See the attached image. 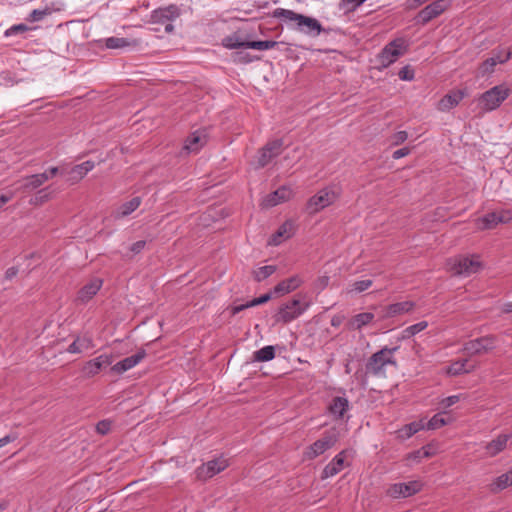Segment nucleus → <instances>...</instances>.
Here are the masks:
<instances>
[{"mask_svg":"<svg viewBox=\"0 0 512 512\" xmlns=\"http://www.w3.org/2000/svg\"><path fill=\"white\" fill-rule=\"evenodd\" d=\"M49 13L50 12L48 11V9H43V10L35 9L29 14V16L27 17V20L30 22H37V21L42 20Z\"/></svg>","mask_w":512,"mask_h":512,"instance_id":"8fccbe9b","label":"nucleus"},{"mask_svg":"<svg viewBox=\"0 0 512 512\" xmlns=\"http://www.w3.org/2000/svg\"><path fill=\"white\" fill-rule=\"evenodd\" d=\"M428 326V322L426 321H421V322H418L414 325H411L407 328H405L403 330V338H410L414 335H416L417 333L423 331L424 329H426Z\"/></svg>","mask_w":512,"mask_h":512,"instance_id":"79ce46f5","label":"nucleus"},{"mask_svg":"<svg viewBox=\"0 0 512 512\" xmlns=\"http://www.w3.org/2000/svg\"><path fill=\"white\" fill-rule=\"evenodd\" d=\"M275 347L268 345L253 353V360L257 362H266L274 359Z\"/></svg>","mask_w":512,"mask_h":512,"instance_id":"c9c22d12","label":"nucleus"},{"mask_svg":"<svg viewBox=\"0 0 512 512\" xmlns=\"http://www.w3.org/2000/svg\"><path fill=\"white\" fill-rule=\"evenodd\" d=\"M447 424V420L441 413L435 414L426 424L425 428L428 430H435Z\"/></svg>","mask_w":512,"mask_h":512,"instance_id":"c03bdc74","label":"nucleus"},{"mask_svg":"<svg viewBox=\"0 0 512 512\" xmlns=\"http://www.w3.org/2000/svg\"><path fill=\"white\" fill-rule=\"evenodd\" d=\"M512 56V52L510 49H499L493 51V58H496L497 63H505L507 62Z\"/></svg>","mask_w":512,"mask_h":512,"instance_id":"49530a36","label":"nucleus"},{"mask_svg":"<svg viewBox=\"0 0 512 512\" xmlns=\"http://www.w3.org/2000/svg\"><path fill=\"white\" fill-rule=\"evenodd\" d=\"M482 268L478 256L459 255L447 260V269L456 276H470Z\"/></svg>","mask_w":512,"mask_h":512,"instance_id":"7ed1b4c3","label":"nucleus"},{"mask_svg":"<svg viewBox=\"0 0 512 512\" xmlns=\"http://www.w3.org/2000/svg\"><path fill=\"white\" fill-rule=\"evenodd\" d=\"M180 16V9L178 6L171 4L167 7L156 9L152 12L151 22L153 24H161L167 33L174 30L172 21Z\"/></svg>","mask_w":512,"mask_h":512,"instance_id":"1a4fd4ad","label":"nucleus"},{"mask_svg":"<svg viewBox=\"0 0 512 512\" xmlns=\"http://www.w3.org/2000/svg\"><path fill=\"white\" fill-rule=\"evenodd\" d=\"M503 311H504L505 313H510V312H512V301H511V302H508V303H506V304H504Z\"/></svg>","mask_w":512,"mask_h":512,"instance_id":"69168bd1","label":"nucleus"},{"mask_svg":"<svg viewBox=\"0 0 512 512\" xmlns=\"http://www.w3.org/2000/svg\"><path fill=\"white\" fill-rule=\"evenodd\" d=\"M349 408V401L346 397L336 396L329 405L330 413L337 419H342Z\"/></svg>","mask_w":512,"mask_h":512,"instance_id":"c756f323","label":"nucleus"},{"mask_svg":"<svg viewBox=\"0 0 512 512\" xmlns=\"http://www.w3.org/2000/svg\"><path fill=\"white\" fill-rule=\"evenodd\" d=\"M407 43L403 38H397L389 42L377 56L380 68H387L407 51Z\"/></svg>","mask_w":512,"mask_h":512,"instance_id":"39448f33","label":"nucleus"},{"mask_svg":"<svg viewBox=\"0 0 512 512\" xmlns=\"http://www.w3.org/2000/svg\"><path fill=\"white\" fill-rule=\"evenodd\" d=\"M398 350V347L388 348L384 347L368 359L366 363V373L374 376H384V368L386 365H396V360L393 353Z\"/></svg>","mask_w":512,"mask_h":512,"instance_id":"f03ea898","label":"nucleus"},{"mask_svg":"<svg viewBox=\"0 0 512 512\" xmlns=\"http://www.w3.org/2000/svg\"><path fill=\"white\" fill-rule=\"evenodd\" d=\"M512 485V470L500 475L491 484L490 489L492 492L503 490Z\"/></svg>","mask_w":512,"mask_h":512,"instance_id":"f704fd0d","label":"nucleus"},{"mask_svg":"<svg viewBox=\"0 0 512 512\" xmlns=\"http://www.w3.org/2000/svg\"><path fill=\"white\" fill-rule=\"evenodd\" d=\"M293 195V191L290 187L281 186L276 191L268 194L264 200L265 207H273L284 201L289 200Z\"/></svg>","mask_w":512,"mask_h":512,"instance_id":"412c9836","label":"nucleus"},{"mask_svg":"<svg viewBox=\"0 0 512 512\" xmlns=\"http://www.w3.org/2000/svg\"><path fill=\"white\" fill-rule=\"evenodd\" d=\"M496 58H493L492 56L483 61L479 67V72L482 76L491 74L494 72L495 66L498 64L496 61Z\"/></svg>","mask_w":512,"mask_h":512,"instance_id":"a18cd8bd","label":"nucleus"},{"mask_svg":"<svg viewBox=\"0 0 512 512\" xmlns=\"http://www.w3.org/2000/svg\"><path fill=\"white\" fill-rule=\"evenodd\" d=\"M95 347L94 340L91 335L84 334L77 336L74 341L68 346L69 353H81L83 350L93 349Z\"/></svg>","mask_w":512,"mask_h":512,"instance_id":"393cba45","label":"nucleus"},{"mask_svg":"<svg viewBox=\"0 0 512 512\" xmlns=\"http://www.w3.org/2000/svg\"><path fill=\"white\" fill-rule=\"evenodd\" d=\"M510 438H511L510 434L498 435L495 439H493L492 441H490L489 443L486 444V446H485L486 455L489 457H494L497 454H499L500 452H502L506 448L507 442L509 441Z\"/></svg>","mask_w":512,"mask_h":512,"instance_id":"b1692460","label":"nucleus"},{"mask_svg":"<svg viewBox=\"0 0 512 512\" xmlns=\"http://www.w3.org/2000/svg\"><path fill=\"white\" fill-rule=\"evenodd\" d=\"M415 307V303L412 301H403L393 303L385 307L384 318H391L397 315L410 312Z\"/></svg>","mask_w":512,"mask_h":512,"instance_id":"bb28decb","label":"nucleus"},{"mask_svg":"<svg viewBox=\"0 0 512 512\" xmlns=\"http://www.w3.org/2000/svg\"><path fill=\"white\" fill-rule=\"evenodd\" d=\"M460 397L458 395H452L449 397H446L442 400L441 404L444 408H448L454 404H456L459 401Z\"/></svg>","mask_w":512,"mask_h":512,"instance_id":"4d7b16f0","label":"nucleus"},{"mask_svg":"<svg viewBox=\"0 0 512 512\" xmlns=\"http://www.w3.org/2000/svg\"><path fill=\"white\" fill-rule=\"evenodd\" d=\"M337 441L338 433L335 429L325 431L320 439L315 441L306 449L304 456L308 460H313L332 448Z\"/></svg>","mask_w":512,"mask_h":512,"instance_id":"0eeeda50","label":"nucleus"},{"mask_svg":"<svg viewBox=\"0 0 512 512\" xmlns=\"http://www.w3.org/2000/svg\"><path fill=\"white\" fill-rule=\"evenodd\" d=\"M17 439L16 434H9L4 436L3 438H0V448L4 447L8 443H11Z\"/></svg>","mask_w":512,"mask_h":512,"instance_id":"052dcab7","label":"nucleus"},{"mask_svg":"<svg viewBox=\"0 0 512 512\" xmlns=\"http://www.w3.org/2000/svg\"><path fill=\"white\" fill-rule=\"evenodd\" d=\"M17 273H18V268L10 267L5 272V279L6 280H11V279H13L17 275Z\"/></svg>","mask_w":512,"mask_h":512,"instance_id":"680f3d73","label":"nucleus"},{"mask_svg":"<svg viewBox=\"0 0 512 512\" xmlns=\"http://www.w3.org/2000/svg\"><path fill=\"white\" fill-rule=\"evenodd\" d=\"M346 450L338 453L323 469L321 479L333 477L341 472L344 468Z\"/></svg>","mask_w":512,"mask_h":512,"instance_id":"aec40b11","label":"nucleus"},{"mask_svg":"<svg viewBox=\"0 0 512 512\" xmlns=\"http://www.w3.org/2000/svg\"><path fill=\"white\" fill-rule=\"evenodd\" d=\"M51 198V194L47 192V188L39 190L35 199L31 200V203L39 204L48 201Z\"/></svg>","mask_w":512,"mask_h":512,"instance_id":"864d4df0","label":"nucleus"},{"mask_svg":"<svg viewBox=\"0 0 512 512\" xmlns=\"http://www.w3.org/2000/svg\"><path fill=\"white\" fill-rule=\"evenodd\" d=\"M422 452L423 449H419L417 451L410 453L407 458L410 460H420L422 458Z\"/></svg>","mask_w":512,"mask_h":512,"instance_id":"e2e57ef3","label":"nucleus"},{"mask_svg":"<svg viewBox=\"0 0 512 512\" xmlns=\"http://www.w3.org/2000/svg\"><path fill=\"white\" fill-rule=\"evenodd\" d=\"M272 16L296 22L297 30L311 36H318L323 31V27L317 19L298 14L292 10L277 8L273 11Z\"/></svg>","mask_w":512,"mask_h":512,"instance_id":"f257e3e1","label":"nucleus"},{"mask_svg":"<svg viewBox=\"0 0 512 512\" xmlns=\"http://www.w3.org/2000/svg\"><path fill=\"white\" fill-rule=\"evenodd\" d=\"M450 6L449 0H435L421 9L415 17L418 24L426 25L434 18L444 13Z\"/></svg>","mask_w":512,"mask_h":512,"instance_id":"9b49d317","label":"nucleus"},{"mask_svg":"<svg viewBox=\"0 0 512 512\" xmlns=\"http://www.w3.org/2000/svg\"><path fill=\"white\" fill-rule=\"evenodd\" d=\"M111 429V421L109 420H101L96 425L97 433L101 435H106Z\"/></svg>","mask_w":512,"mask_h":512,"instance_id":"5fc2aeb1","label":"nucleus"},{"mask_svg":"<svg viewBox=\"0 0 512 512\" xmlns=\"http://www.w3.org/2000/svg\"><path fill=\"white\" fill-rule=\"evenodd\" d=\"M283 148V140L275 139L269 141L264 147L259 150L257 157V166L263 168L268 165L272 159L281 154Z\"/></svg>","mask_w":512,"mask_h":512,"instance_id":"f8f14e48","label":"nucleus"},{"mask_svg":"<svg viewBox=\"0 0 512 512\" xmlns=\"http://www.w3.org/2000/svg\"><path fill=\"white\" fill-rule=\"evenodd\" d=\"M421 449H423L422 458H429V457H431L432 454L429 452V450L426 447H422Z\"/></svg>","mask_w":512,"mask_h":512,"instance_id":"338daca9","label":"nucleus"},{"mask_svg":"<svg viewBox=\"0 0 512 512\" xmlns=\"http://www.w3.org/2000/svg\"><path fill=\"white\" fill-rule=\"evenodd\" d=\"M302 283L299 276L295 275L279 282L273 289L274 294L283 295L297 289Z\"/></svg>","mask_w":512,"mask_h":512,"instance_id":"c85d7f7f","label":"nucleus"},{"mask_svg":"<svg viewBox=\"0 0 512 512\" xmlns=\"http://www.w3.org/2000/svg\"><path fill=\"white\" fill-rule=\"evenodd\" d=\"M372 280H360L353 283V290L356 292H363L372 286Z\"/></svg>","mask_w":512,"mask_h":512,"instance_id":"603ef678","label":"nucleus"},{"mask_svg":"<svg viewBox=\"0 0 512 512\" xmlns=\"http://www.w3.org/2000/svg\"><path fill=\"white\" fill-rule=\"evenodd\" d=\"M28 30H29V27L27 25L17 24V25H13L9 29H7L4 34L6 37H9V36L16 35L19 33H24Z\"/></svg>","mask_w":512,"mask_h":512,"instance_id":"3c124183","label":"nucleus"},{"mask_svg":"<svg viewBox=\"0 0 512 512\" xmlns=\"http://www.w3.org/2000/svg\"><path fill=\"white\" fill-rule=\"evenodd\" d=\"M510 93L511 90L505 84L494 86L480 95L479 104L483 111H493L509 97Z\"/></svg>","mask_w":512,"mask_h":512,"instance_id":"20e7f679","label":"nucleus"},{"mask_svg":"<svg viewBox=\"0 0 512 512\" xmlns=\"http://www.w3.org/2000/svg\"><path fill=\"white\" fill-rule=\"evenodd\" d=\"M41 175H46L47 176V181L53 177H55L56 175H61V176H65L66 175V166H61V167H50L49 169H47L45 172L43 173H40Z\"/></svg>","mask_w":512,"mask_h":512,"instance_id":"09e8293b","label":"nucleus"},{"mask_svg":"<svg viewBox=\"0 0 512 512\" xmlns=\"http://www.w3.org/2000/svg\"><path fill=\"white\" fill-rule=\"evenodd\" d=\"M141 204V198L140 197H134L131 200L123 203L119 207V216L125 217L130 215L132 212H134Z\"/></svg>","mask_w":512,"mask_h":512,"instance_id":"4c0bfd02","label":"nucleus"},{"mask_svg":"<svg viewBox=\"0 0 512 512\" xmlns=\"http://www.w3.org/2000/svg\"><path fill=\"white\" fill-rule=\"evenodd\" d=\"M495 344L496 337L494 335H486L465 342L462 350L468 356L481 355L493 350Z\"/></svg>","mask_w":512,"mask_h":512,"instance_id":"9d476101","label":"nucleus"},{"mask_svg":"<svg viewBox=\"0 0 512 512\" xmlns=\"http://www.w3.org/2000/svg\"><path fill=\"white\" fill-rule=\"evenodd\" d=\"M237 33H233L222 40V45L228 49L246 48V43Z\"/></svg>","mask_w":512,"mask_h":512,"instance_id":"e433bc0d","label":"nucleus"},{"mask_svg":"<svg viewBox=\"0 0 512 512\" xmlns=\"http://www.w3.org/2000/svg\"><path fill=\"white\" fill-rule=\"evenodd\" d=\"M102 283V280L99 278L92 279L79 290L77 300L82 303H86L91 300L102 287Z\"/></svg>","mask_w":512,"mask_h":512,"instance_id":"5701e85b","label":"nucleus"},{"mask_svg":"<svg viewBox=\"0 0 512 512\" xmlns=\"http://www.w3.org/2000/svg\"><path fill=\"white\" fill-rule=\"evenodd\" d=\"M468 362H469L468 359H463V360H458V361L453 362L448 367V370H447L448 374L457 376L460 374L472 372L476 368V365L468 366Z\"/></svg>","mask_w":512,"mask_h":512,"instance_id":"2f4dec72","label":"nucleus"},{"mask_svg":"<svg viewBox=\"0 0 512 512\" xmlns=\"http://www.w3.org/2000/svg\"><path fill=\"white\" fill-rule=\"evenodd\" d=\"M208 132L206 129H198L189 134L184 142L183 150L187 153H197L206 145Z\"/></svg>","mask_w":512,"mask_h":512,"instance_id":"dca6fc26","label":"nucleus"},{"mask_svg":"<svg viewBox=\"0 0 512 512\" xmlns=\"http://www.w3.org/2000/svg\"><path fill=\"white\" fill-rule=\"evenodd\" d=\"M465 95L464 90L451 91L438 102L437 109L442 112L449 111L456 107Z\"/></svg>","mask_w":512,"mask_h":512,"instance_id":"4be33fe9","label":"nucleus"},{"mask_svg":"<svg viewBox=\"0 0 512 512\" xmlns=\"http://www.w3.org/2000/svg\"><path fill=\"white\" fill-rule=\"evenodd\" d=\"M309 307V302H302L300 299L292 300L282 304L275 315L276 322L289 323L299 317Z\"/></svg>","mask_w":512,"mask_h":512,"instance_id":"423d86ee","label":"nucleus"},{"mask_svg":"<svg viewBox=\"0 0 512 512\" xmlns=\"http://www.w3.org/2000/svg\"><path fill=\"white\" fill-rule=\"evenodd\" d=\"M146 356V351L144 349H140L136 354L126 357L125 359L117 362L111 367V372L115 374H123L124 372L132 369L138 363H140Z\"/></svg>","mask_w":512,"mask_h":512,"instance_id":"a211bd4d","label":"nucleus"},{"mask_svg":"<svg viewBox=\"0 0 512 512\" xmlns=\"http://www.w3.org/2000/svg\"><path fill=\"white\" fill-rule=\"evenodd\" d=\"M276 271V266L274 265H266L258 268L253 272L254 279L257 282H261L271 276Z\"/></svg>","mask_w":512,"mask_h":512,"instance_id":"a19ab883","label":"nucleus"},{"mask_svg":"<svg viewBox=\"0 0 512 512\" xmlns=\"http://www.w3.org/2000/svg\"><path fill=\"white\" fill-rule=\"evenodd\" d=\"M139 44L138 40H129L122 37H109L105 39V46L108 49H123L127 47H135Z\"/></svg>","mask_w":512,"mask_h":512,"instance_id":"7c9ffc66","label":"nucleus"},{"mask_svg":"<svg viewBox=\"0 0 512 512\" xmlns=\"http://www.w3.org/2000/svg\"><path fill=\"white\" fill-rule=\"evenodd\" d=\"M339 197V192L331 187L321 189L317 194L312 196L306 204V209L310 214L319 212L320 210L333 204Z\"/></svg>","mask_w":512,"mask_h":512,"instance_id":"6e6552de","label":"nucleus"},{"mask_svg":"<svg viewBox=\"0 0 512 512\" xmlns=\"http://www.w3.org/2000/svg\"><path fill=\"white\" fill-rule=\"evenodd\" d=\"M422 489V483L417 480L409 481L407 483H395L392 484L388 490V496L392 498H407L416 493L420 492Z\"/></svg>","mask_w":512,"mask_h":512,"instance_id":"ddd939ff","label":"nucleus"},{"mask_svg":"<svg viewBox=\"0 0 512 512\" xmlns=\"http://www.w3.org/2000/svg\"><path fill=\"white\" fill-rule=\"evenodd\" d=\"M408 138V134L406 131H399L395 133L392 137L393 145H400L405 142Z\"/></svg>","mask_w":512,"mask_h":512,"instance_id":"6e6d98bb","label":"nucleus"},{"mask_svg":"<svg viewBox=\"0 0 512 512\" xmlns=\"http://www.w3.org/2000/svg\"><path fill=\"white\" fill-rule=\"evenodd\" d=\"M13 197V194L9 195H0V208L3 207L7 202H9Z\"/></svg>","mask_w":512,"mask_h":512,"instance_id":"0e129e2a","label":"nucleus"},{"mask_svg":"<svg viewBox=\"0 0 512 512\" xmlns=\"http://www.w3.org/2000/svg\"><path fill=\"white\" fill-rule=\"evenodd\" d=\"M272 293H266L260 297L254 298L251 301L246 302L245 304L236 305L232 307V314L235 315L246 308L254 307L260 304H264L271 299Z\"/></svg>","mask_w":512,"mask_h":512,"instance_id":"72a5a7b5","label":"nucleus"},{"mask_svg":"<svg viewBox=\"0 0 512 512\" xmlns=\"http://www.w3.org/2000/svg\"><path fill=\"white\" fill-rule=\"evenodd\" d=\"M319 281H320V283H321V285H322V286H326V285L328 284V282H329V277H327V276H323V277H321V278L319 279Z\"/></svg>","mask_w":512,"mask_h":512,"instance_id":"774afa93","label":"nucleus"},{"mask_svg":"<svg viewBox=\"0 0 512 512\" xmlns=\"http://www.w3.org/2000/svg\"><path fill=\"white\" fill-rule=\"evenodd\" d=\"M233 62L239 64H248L253 62L254 60H259V57L252 56L248 52L245 51H237L232 54Z\"/></svg>","mask_w":512,"mask_h":512,"instance_id":"37998d69","label":"nucleus"},{"mask_svg":"<svg viewBox=\"0 0 512 512\" xmlns=\"http://www.w3.org/2000/svg\"><path fill=\"white\" fill-rule=\"evenodd\" d=\"M398 76L403 81H412L415 77V72L411 66L406 65L400 69Z\"/></svg>","mask_w":512,"mask_h":512,"instance_id":"de8ad7c7","label":"nucleus"},{"mask_svg":"<svg viewBox=\"0 0 512 512\" xmlns=\"http://www.w3.org/2000/svg\"><path fill=\"white\" fill-rule=\"evenodd\" d=\"M145 245L146 241L139 240L131 245L130 251L133 252L134 254H138L144 249Z\"/></svg>","mask_w":512,"mask_h":512,"instance_id":"13d9d810","label":"nucleus"},{"mask_svg":"<svg viewBox=\"0 0 512 512\" xmlns=\"http://www.w3.org/2000/svg\"><path fill=\"white\" fill-rule=\"evenodd\" d=\"M511 220V214L507 211L490 212L477 219L478 228L481 230L493 229L499 223H507Z\"/></svg>","mask_w":512,"mask_h":512,"instance_id":"2eb2a0df","label":"nucleus"},{"mask_svg":"<svg viewBox=\"0 0 512 512\" xmlns=\"http://www.w3.org/2000/svg\"><path fill=\"white\" fill-rule=\"evenodd\" d=\"M227 466V460L222 457L208 461L197 469V477L199 479L211 478L226 469Z\"/></svg>","mask_w":512,"mask_h":512,"instance_id":"f3484780","label":"nucleus"},{"mask_svg":"<svg viewBox=\"0 0 512 512\" xmlns=\"http://www.w3.org/2000/svg\"><path fill=\"white\" fill-rule=\"evenodd\" d=\"M425 428V425L422 420L411 422L405 426H403L399 431V437L402 439H409L415 433Z\"/></svg>","mask_w":512,"mask_h":512,"instance_id":"473e14b6","label":"nucleus"},{"mask_svg":"<svg viewBox=\"0 0 512 512\" xmlns=\"http://www.w3.org/2000/svg\"><path fill=\"white\" fill-rule=\"evenodd\" d=\"M409 153H410V149L407 147H404V148L394 151L392 157H393V159H400L402 157L407 156Z\"/></svg>","mask_w":512,"mask_h":512,"instance_id":"bf43d9fd","label":"nucleus"},{"mask_svg":"<svg viewBox=\"0 0 512 512\" xmlns=\"http://www.w3.org/2000/svg\"><path fill=\"white\" fill-rule=\"evenodd\" d=\"M278 45L277 41L273 40H258V41H249L246 43V48L256 49V50H268L276 47Z\"/></svg>","mask_w":512,"mask_h":512,"instance_id":"ea45409f","label":"nucleus"},{"mask_svg":"<svg viewBox=\"0 0 512 512\" xmlns=\"http://www.w3.org/2000/svg\"><path fill=\"white\" fill-rule=\"evenodd\" d=\"M114 361L112 354H102L92 360L87 361L82 371L86 377H93L97 375L103 368L110 366Z\"/></svg>","mask_w":512,"mask_h":512,"instance_id":"4468645a","label":"nucleus"},{"mask_svg":"<svg viewBox=\"0 0 512 512\" xmlns=\"http://www.w3.org/2000/svg\"><path fill=\"white\" fill-rule=\"evenodd\" d=\"M95 167V164L93 161H85L81 164L75 165L71 168L66 166V175L67 181H69L71 184H75L79 182L81 179L84 178V176L91 171Z\"/></svg>","mask_w":512,"mask_h":512,"instance_id":"6ab92c4d","label":"nucleus"},{"mask_svg":"<svg viewBox=\"0 0 512 512\" xmlns=\"http://www.w3.org/2000/svg\"><path fill=\"white\" fill-rule=\"evenodd\" d=\"M374 319V314L370 312L359 313L352 319V325L355 329H361Z\"/></svg>","mask_w":512,"mask_h":512,"instance_id":"58836bf2","label":"nucleus"},{"mask_svg":"<svg viewBox=\"0 0 512 512\" xmlns=\"http://www.w3.org/2000/svg\"><path fill=\"white\" fill-rule=\"evenodd\" d=\"M294 233V224L291 221H285L278 230L272 235L269 244L279 245L282 239L290 238Z\"/></svg>","mask_w":512,"mask_h":512,"instance_id":"cd10ccee","label":"nucleus"},{"mask_svg":"<svg viewBox=\"0 0 512 512\" xmlns=\"http://www.w3.org/2000/svg\"><path fill=\"white\" fill-rule=\"evenodd\" d=\"M47 181L46 175L33 174L22 178L19 182L21 186L18 188L23 192L33 191L42 186Z\"/></svg>","mask_w":512,"mask_h":512,"instance_id":"a878e982","label":"nucleus"}]
</instances>
